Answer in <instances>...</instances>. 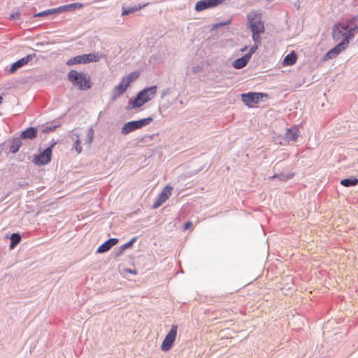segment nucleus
<instances>
[{
  "instance_id": "nucleus-3",
  "label": "nucleus",
  "mask_w": 358,
  "mask_h": 358,
  "mask_svg": "<svg viewBox=\"0 0 358 358\" xmlns=\"http://www.w3.org/2000/svg\"><path fill=\"white\" fill-rule=\"evenodd\" d=\"M101 57L99 53H89L84 54L82 55H78L69 59L66 62V65L72 66L78 64H87L90 62H98Z\"/></svg>"
},
{
  "instance_id": "nucleus-7",
  "label": "nucleus",
  "mask_w": 358,
  "mask_h": 358,
  "mask_svg": "<svg viewBox=\"0 0 358 358\" xmlns=\"http://www.w3.org/2000/svg\"><path fill=\"white\" fill-rule=\"evenodd\" d=\"M352 39V35L350 34V36L343 37V40L339 43L336 47L330 50L325 55V59H331L337 57V55L344 50L348 45L350 40Z\"/></svg>"
},
{
  "instance_id": "nucleus-19",
  "label": "nucleus",
  "mask_w": 358,
  "mask_h": 358,
  "mask_svg": "<svg viewBox=\"0 0 358 358\" xmlns=\"http://www.w3.org/2000/svg\"><path fill=\"white\" fill-rule=\"evenodd\" d=\"M37 134V130L36 128L29 127L26 130L23 131L20 134V138L24 139H33L36 138Z\"/></svg>"
},
{
  "instance_id": "nucleus-2",
  "label": "nucleus",
  "mask_w": 358,
  "mask_h": 358,
  "mask_svg": "<svg viewBox=\"0 0 358 358\" xmlns=\"http://www.w3.org/2000/svg\"><path fill=\"white\" fill-rule=\"evenodd\" d=\"M68 79L73 86L80 90L91 88V80L84 73L71 70L68 73Z\"/></svg>"
},
{
  "instance_id": "nucleus-22",
  "label": "nucleus",
  "mask_w": 358,
  "mask_h": 358,
  "mask_svg": "<svg viewBox=\"0 0 358 358\" xmlns=\"http://www.w3.org/2000/svg\"><path fill=\"white\" fill-rule=\"evenodd\" d=\"M22 143L19 138H14L11 141V145L10 146V151L12 153H16L18 152Z\"/></svg>"
},
{
  "instance_id": "nucleus-25",
  "label": "nucleus",
  "mask_w": 358,
  "mask_h": 358,
  "mask_svg": "<svg viewBox=\"0 0 358 358\" xmlns=\"http://www.w3.org/2000/svg\"><path fill=\"white\" fill-rule=\"evenodd\" d=\"M358 183V179L357 178H347L343 179L341 181V184L345 187H350V186H354L356 185Z\"/></svg>"
},
{
  "instance_id": "nucleus-5",
  "label": "nucleus",
  "mask_w": 358,
  "mask_h": 358,
  "mask_svg": "<svg viewBox=\"0 0 358 358\" xmlns=\"http://www.w3.org/2000/svg\"><path fill=\"white\" fill-rule=\"evenodd\" d=\"M152 121V117H147L136 121L129 122L123 126L122 129V134L124 135L128 134L136 129H141L144 126L148 125Z\"/></svg>"
},
{
  "instance_id": "nucleus-8",
  "label": "nucleus",
  "mask_w": 358,
  "mask_h": 358,
  "mask_svg": "<svg viewBox=\"0 0 358 358\" xmlns=\"http://www.w3.org/2000/svg\"><path fill=\"white\" fill-rule=\"evenodd\" d=\"M342 29L346 30L343 35V37L350 36L352 35V38L355 36V31L358 29V15L354 16L349 20L346 23H343Z\"/></svg>"
},
{
  "instance_id": "nucleus-32",
  "label": "nucleus",
  "mask_w": 358,
  "mask_h": 358,
  "mask_svg": "<svg viewBox=\"0 0 358 358\" xmlns=\"http://www.w3.org/2000/svg\"><path fill=\"white\" fill-rule=\"evenodd\" d=\"M135 241V238H133L132 240H131L129 242L127 243L124 245V248H129V247H131L133 244V243Z\"/></svg>"
},
{
  "instance_id": "nucleus-20",
  "label": "nucleus",
  "mask_w": 358,
  "mask_h": 358,
  "mask_svg": "<svg viewBox=\"0 0 358 358\" xmlns=\"http://www.w3.org/2000/svg\"><path fill=\"white\" fill-rule=\"evenodd\" d=\"M129 85V81L126 80V78H122L119 85L114 88V92H116L118 95H121L127 90Z\"/></svg>"
},
{
  "instance_id": "nucleus-28",
  "label": "nucleus",
  "mask_w": 358,
  "mask_h": 358,
  "mask_svg": "<svg viewBox=\"0 0 358 358\" xmlns=\"http://www.w3.org/2000/svg\"><path fill=\"white\" fill-rule=\"evenodd\" d=\"M139 76L138 72H132L129 73L126 78V80L129 81V85L131 82L135 80Z\"/></svg>"
},
{
  "instance_id": "nucleus-10",
  "label": "nucleus",
  "mask_w": 358,
  "mask_h": 358,
  "mask_svg": "<svg viewBox=\"0 0 358 358\" xmlns=\"http://www.w3.org/2000/svg\"><path fill=\"white\" fill-rule=\"evenodd\" d=\"M53 145L47 148L43 152L36 155L34 158V162L38 165H45L51 160L52 149Z\"/></svg>"
},
{
  "instance_id": "nucleus-11",
  "label": "nucleus",
  "mask_w": 358,
  "mask_h": 358,
  "mask_svg": "<svg viewBox=\"0 0 358 358\" xmlns=\"http://www.w3.org/2000/svg\"><path fill=\"white\" fill-rule=\"evenodd\" d=\"M225 0H201L196 3L195 9L197 11H201L209 8L215 7Z\"/></svg>"
},
{
  "instance_id": "nucleus-12",
  "label": "nucleus",
  "mask_w": 358,
  "mask_h": 358,
  "mask_svg": "<svg viewBox=\"0 0 358 358\" xmlns=\"http://www.w3.org/2000/svg\"><path fill=\"white\" fill-rule=\"evenodd\" d=\"M36 55L35 54H31V55H27L26 57H22L20 59H19L18 61L14 62L12 66H10V73H14L15 71H16L17 69H18L19 68L26 65L27 64H28L34 57H35Z\"/></svg>"
},
{
  "instance_id": "nucleus-26",
  "label": "nucleus",
  "mask_w": 358,
  "mask_h": 358,
  "mask_svg": "<svg viewBox=\"0 0 358 358\" xmlns=\"http://www.w3.org/2000/svg\"><path fill=\"white\" fill-rule=\"evenodd\" d=\"M59 13V10H58V8H54V9H49V10H44V11L40 12L38 13H36L34 16L35 17L47 16V15H49L50 14H54V13Z\"/></svg>"
},
{
  "instance_id": "nucleus-9",
  "label": "nucleus",
  "mask_w": 358,
  "mask_h": 358,
  "mask_svg": "<svg viewBox=\"0 0 358 358\" xmlns=\"http://www.w3.org/2000/svg\"><path fill=\"white\" fill-rule=\"evenodd\" d=\"M173 187L170 185L165 186L155 201L152 208L157 209L161 206L171 195Z\"/></svg>"
},
{
  "instance_id": "nucleus-17",
  "label": "nucleus",
  "mask_w": 358,
  "mask_h": 358,
  "mask_svg": "<svg viewBox=\"0 0 358 358\" xmlns=\"http://www.w3.org/2000/svg\"><path fill=\"white\" fill-rule=\"evenodd\" d=\"M297 55L294 51H292L289 54L285 56L282 61L283 66H292L296 62Z\"/></svg>"
},
{
  "instance_id": "nucleus-36",
  "label": "nucleus",
  "mask_w": 358,
  "mask_h": 358,
  "mask_svg": "<svg viewBox=\"0 0 358 358\" xmlns=\"http://www.w3.org/2000/svg\"><path fill=\"white\" fill-rule=\"evenodd\" d=\"M246 49H247V47H244V48H242L241 50V52H244V51H245V50H246Z\"/></svg>"
},
{
  "instance_id": "nucleus-35",
  "label": "nucleus",
  "mask_w": 358,
  "mask_h": 358,
  "mask_svg": "<svg viewBox=\"0 0 358 358\" xmlns=\"http://www.w3.org/2000/svg\"><path fill=\"white\" fill-rule=\"evenodd\" d=\"M127 271L131 273L136 274V271H133L132 270H127Z\"/></svg>"
},
{
  "instance_id": "nucleus-18",
  "label": "nucleus",
  "mask_w": 358,
  "mask_h": 358,
  "mask_svg": "<svg viewBox=\"0 0 358 358\" xmlns=\"http://www.w3.org/2000/svg\"><path fill=\"white\" fill-rule=\"evenodd\" d=\"M83 7V4L81 3H73L64 6H62L58 7V10L59 12H64V11H70V10H74L76 9H80Z\"/></svg>"
},
{
  "instance_id": "nucleus-33",
  "label": "nucleus",
  "mask_w": 358,
  "mask_h": 358,
  "mask_svg": "<svg viewBox=\"0 0 358 358\" xmlns=\"http://www.w3.org/2000/svg\"><path fill=\"white\" fill-rule=\"evenodd\" d=\"M89 143H91L92 142V140H93V135H92V130L90 129V131H89Z\"/></svg>"
},
{
  "instance_id": "nucleus-34",
  "label": "nucleus",
  "mask_w": 358,
  "mask_h": 358,
  "mask_svg": "<svg viewBox=\"0 0 358 358\" xmlns=\"http://www.w3.org/2000/svg\"><path fill=\"white\" fill-rule=\"evenodd\" d=\"M20 18V13H16L15 14H13L10 15V19H19Z\"/></svg>"
},
{
  "instance_id": "nucleus-1",
  "label": "nucleus",
  "mask_w": 358,
  "mask_h": 358,
  "mask_svg": "<svg viewBox=\"0 0 358 358\" xmlns=\"http://www.w3.org/2000/svg\"><path fill=\"white\" fill-rule=\"evenodd\" d=\"M248 27L252 32V39L255 43H259L260 34L264 32V25L262 21L261 14L256 11L250 12L248 15Z\"/></svg>"
},
{
  "instance_id": "nucleus-24",
  "label": "nucleus",
  "mask_w": 358,
  "mask_h": 358,
  "mask_svg": "<svg viewBox=\"0 0 358 358\" xmlns=\"http://www.w3.org/2000/svg\"><path fill=\"white\" fill-rule=\"evenodd\" d=\"M21 241V236L19 234H13L10 236V245L11 249L14 248L17 243Z\"/></svg>"
},
{
  "instance_id": "nucleus-6",
  "label": "nucleus",
  "mask_w": 358,
  "mask_h": 358,
  "mask_svg": "<svg viewBox=\"0 0 358 358\" xmlns=\"http://www.w3.org/2000/svg\"><path fill=\"white\" fill-rule=\"evenodd\" d=\"M178 332V326L172 325L171 330L165 336L162 345L161 350L164 352L170 350L176 341Z\"/></svg>"
},
{
  "instance_id": "nucleus-4",
  "label": "nucleus",
  "mask_w": 358,
  "mask_h": 358,
  "mask_svg": "<svg viewBox=\"0 0 358 358\" xmlns=\"http://www.w3.org/2000/svg\"><path fill=\"white\" fill-rule=\"evenodd\" d=\"M268 94L262 92H248L241 94V99L248 107H252L254 104L258 103L264 99L268 98Z\"/></svg>"
},
{
  "instance_id": "nucleus-27",
  "label": "nucleus",
  "mask_w": 358,
  "mask_h": 358,
  "mask_svg": "<svg viewBox=\"0 0 358 358\" xmlns=\"http://www.w3.org/2000/svg\"><path fill=\"white\" fill-rule=\"evenodd\" d=\"M145 5H143V6H139L138 7H132L131 8H129V9H124L123 11H122V15H127L129 13H134L141 8H142L143 7H144Z\"/></svg>"
},
{
  "instance_id": "nucleus-21",
  "label": "nucleus",
  "mask_w": 358,
  "mask_h": 358,
  "mask_svg": "<svg viewBox=\"0 0 358 358\" xmlns=\"http://www.w3.org/2000/svg\"><path fill=\"white\" fill-rule=\"evenodd\" d=\"M144 93H141V92L138 94L136 99L134 100L132 106L134 108H139L142 106L144 103H147L143 98Z\"/></svg>"
},
{
  "instance_id": "nucleus-30",
  "label": "nucleus",
  "mask_w": 358,
  "mask_h": 358,
  "mask_svg": "<svg viewBox=\"0 0 358 358\" xmlns=\"http://www.w3.org/2000/svg\"><path fill=\"white\" fill-rule=\"evenodd\" d=\"M255 43V44L250 48L249 52L246 54L250 55V59L251 58L252 55L254 54L258 48L259 43Z\"/></svg>"
},
{
  "instance_id": "nucleus-13",
  "label": "nucleus",
  "mask_w": 358,
  "mask_h": 358,
  "mask_svg": "<svg viewBox=\"0 0 358 358\" xmlns=\"http://www.w3.org/2000/svg\"><path fill=\"white\" fill-rule=\"evenodd\" d=\"M118 240L117 238H110L108 241H106L105 243H103L102 245H101L98 249L97 252L98 253H103L109 250L113 245H115L116 243H117Z\"/></svg>"
},
{
  "instance_id": "nucleus-14",
  "label": "nucleus",
  "mask_w": 358,
  "mask_h": 358,
  "mask_svg": "<svg viewBox=\"0 0 358 358\" xmlns=\"http://www.w3.org/2000/svg\"><path fill=\"white\" fill-rule=\"evenodd\" d=\"M342 26H344L343 23H338L336 24L334 27L332 37L334 40L336 41H338L341 38L342 41L343 40V35L344 34V33H343V31L345 30L342 29Z\"/></svg>"
},
{
  "instance_id": "nucleus-16",
  "label": "nucleus",
  "mask_w": 358,
  "mask_h": 358,
  "mask_svg": "<svg viewBox=\"0 0 358 358\" xmlns=\"http://www.w3.org/2000/svg\"><path fill=\"white\" fill-rule=\"evenodd\" d=\"M141 93H144L143 98L146 102L150 101L155 96L157 93V87L152 86L150 87H148L144 89Z\"/></svg>"
},
{
  "instance_id": "nucleus-31",
  "label": "nucleus",
  "mask_w": 358,
  "mask_h": 358,
  "mask_svg": "<svg viewBox=\"0 0 358 358\" xmlns=\"http://www.w3.org/2000/svg\"><path fill=\"white\" fill-rule=\"evenodd\" d=\"M192 226V222L189 221L187 222H186L184 225V229L185 230H187L188 229H189Z\"/></svg>"
},
{
  "instance_id": "nucleus-23",
  "label": "nucleus",
  "mask_w": 358,
  "mask_h": 358,
  "mask_svg": "<svg viewBox=\"0 0 358 358\" xmlns=\"http://www.w3.org/2000/svg\"><path fill=\"white\" fill-rule=\"evenodd\" d=\"M298 130L297 129H288L286 133V136L287 139L292 141H296L298 138Z\"/></svg>"
},
{
  "instance_id": "nucleus-15",
  "label": "nucleus",
  "mask_w": 358,
  "mask_h": 358,
  "mask_svg": "<svg viewBox=\"0 0 358 358\" xmlns=\"http://www.w3.org/2000/svg\"><path fill=\"white\" fill-rule=\"evenodd\" d=\"M250 59V55H245L242 57L236 59L233 62V66L236 69H242L246 66Z\"/></svg>"
},
{
  "instance_id": "nucleus-37",
  "label": "nucleus",
  "mask_w": 358,
  "mask_h": 358,
  "mask_svg": "<svg viewBox=\"0 0 358 358\" xmlns=\"http://www.w3.org/2000/svg\"><path fill=\"white\" fill-rule=\"evenodd\" d=\"M3 101V97L1 96H0V104H1Z\"/></svg>"
},
{
  "instance_id": "nucleus-29",
  "label": "nucleus",
  "mask_w": 358,
  "mask_h": 358,
  "mask_svg": "<svg viewBox=\"0 0 358 358\" xmlns=\"http://www.w3.org/2000/svg\"><path fill=\"white\" fill-rule=\"evenodd\" d=\"M74 148L78 154H80L83 150L80 145V141L78 136H76V138L75 141Z\"/></svg>"
}]
</instances>
